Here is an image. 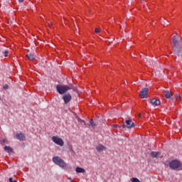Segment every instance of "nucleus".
I'll list each match as a JSON object with an SVG mask.
<instances>
[{
    "instance_id": "nucleus-1",
    "label": "nucleus",
    "mask_w": 182,
    "mask_h": 182,
    "mask_svg": "<svg viewBox=\"0 0 182 182\" xmlns=\"http://www.w3.org/2000/svg\"><path fill=\"white\" fill-rule=\"evenodd\" d=\"M172 44H173V51L177 56L182 55V38L178 34L173 36L172 38Z\"/></svg>"
},
{
    "instance_id": "nucleus-2",
    "label": "nucleus",
    "mask_w": 182,
    "mask_h": 182,
    "mask_svg": "<svg viewBox=\"0 0 182 182\" xmlns=\"http://www.w3.org/2000/svg\"><path fill=\"white\" fill-rule=\"evenodd\" d=\"M168 166L170 168L173 169L175 171L182 170V164L176 160L170 161V163L168 164Z\"/></svg>"
},
{
    "instance_id": "nucleus-3",
    "label": "nucleus",
    "mask_w": 182,
    "mask_h": 182,
    "mask_svg": "<svg viewBox=\"0 0 182 182\" xmlns=\"http://www.w3.org/2000/svg\"><path fill=\"white\" fill-rule=\"evenodd\" d=\"M72 89H73V86L72 85H57V92H58L60 95H63Z\"/></svg>"
},
{
    "instance_id": "nucleus-4",
    "label": "nucleus",
    "mask_w": 182,
    "mask_h": 182,
    "mask_svg": "<svg viewBox=\"0 0 182 182\" xmlns=\"http://www.w3.org/2000/svg\"><path fill=\"white\" fill-rule=\"evenodd\" d=\"M52 162H53L55 165L58 166L61 168H63L67 166L66 162H64V161L59 156H53V158H52Z\"/></svg>"
},
{
    "instance_id": "nucleus-5",
    "label": "nucleus",
    "mask_w": 182,
    "mask_h": 182,
    "mask_svg": "<svg viewBox=\"0 0 182 182\" xmlns=\"http://www.w3.org/2000/svg\"><path fill=\"white\" fill-rule=\"evenodd\" d=\"M52 141L60 146H63L64 145V141H63V139L58 136H52Z\"/></svg>"
},
{
    "instance_id": "nucleus-6",
    "label": "nucleus",
    "mask_w": 182,
    "mask_h": 182,
    "mask_svg": "<svg viewBox=\"0 0 182 182\" xmlns=\"http://www.w3.org/2000/svg\"><path fill=\"white\" fill-rule=\"evenodd\" d=\"M71 99H72V96H70V94H66L63 95V101H64V104L69 103Z\"/></svg>"
},
{
    "instance_id": "nucleus-7",
    "label": "nucleus",
    "mask_w": 182,
    "mask_h": 182,
    "mask_svg": "<svg viewBox=\"0 0 182 182\" xmlns=\"http://www.w3.org/2000/svg\"><path fill=\"white\" fill-rule=\"evenodd\" d=\"M125 124L127 129H133L134 127V122H131V119L126 120Z\"/></svg>"
},
{
    "instance_id": "nucleus-8",
    "label": "nucleus",
    "mask_w": 182,
    "mask_h": 182,
    "mask_svg": "<svg viewBox=\"0 0 182 182\" xmlns=\"http://www.w3.org/2000/svg\"><path fill=\"white\" fill-rule=\"evenodd\" d=\"M95 149L97 150V152L100 154L106 151V147L102 144H99V145H97V146L95 147Z\"/></svg>"
},
{
    "instance_id": "nucleus-9",
    "label": "nucleus",
    "mask_w": 182,
    "mask_h": 182,
    "mask_svg": "<svg viewBox=\"0 0 182 182\" xmlns=\"http://www.w3.org/2000/svg\"><path fill=\"white\" fill-rule=\"evenodd\" d=\"M150 104H151L153 107L159 106L161 105V101H159V100L151 99L150 100Z\"/></svg>"
},
{
    "instance_id": "nucleus-10",
    "label": "nucleus",
    "mask_w": 182,
    "mask_h": 182,
    "mask_svg": "<svg viewBox=\"0 0 182 182\" xmlns=\"http://www.w3.org/2000/svg\"><path fill=\"white\" fill-rule=\"evenodd\" d=\"M147 94H149V88H142V90H141V98L144 99Z\"/></svg>"
},
{
    "instance_id": "nucleus-11",
    "label": "nucleus",
    "mask_w": 182,
    "mask_h": 182,
    "mask_svg": "<svg viewBox=\"0 0 182 182\" xmlns=\"http://www.w3.org/2000/svg\"><path fill=\"white\" fill-rule=\"evenodd\" d=\"M150 156H151V158H153V159H159L161 156V152L151 151V153H150Z\"/></svg>"
},
{
    "instance_id": "nucleus-12",
    "label": "nucleus",
    "mask_w": 182,
    "mask_h": 182,
    "mask_svg": "<svg viewBox=\"0 0 182 182\" xmlns=\"http://www.w3.org/2000/svg\"><path fill=\"white\" fill-rule=\"evenodd\" d=\"M171 92L169 90H164V97H166V99H170L171 97Z\"/></svg>"
},
{
    "instance_id": "nucleus-13",
    "label": "nucleus",
    "mask_w": 182,
    "mask_h": 182,
    "mask_svg": "<svg viewBox=\"0 0 182 182\" xmlns=\"http://www.w3.org/2000/svg\"><path fill=\"white\" fill-rule=\"evenodd\" d=\"M16 139H18V140L19 141H24V139H26V136L24 135V134H16Z\"/></svg>"
},
{
    "instance_id": "nucleus-14",
    "label": "nucleus",
    "mask_w": 182,
    "mask_h": 182,
    "mask_svg": "<svg viewBox=\"0 0 182 182\" xmlns=\"http://www.w3.org/2000/svg\"><path fill=\"white\" fill-rule=\"evenodd\" d=\"M4 151H6V152H7V154H11L13 153V149H11V147L10 146H4Z\"/></svg>"
},
{
    "instance_id": "nucleus-15",
    "label": "nucleus",
    "mask_w": 182,
    "mask_h": 182,
    "mask_svg": "<svg viewBox=\"0 0 182 182\" xmlns=\"http://www.w3.org/2000/svg\"><path fill=\"white\" fill-rule=\"evenodd\" d=\"M75 172L78 173H85L86 171L83 168L77 167L75 168Z\"/></svg>"
},
{
    "instance_id": "nucleus-16",
    "label": "nucleus",
    "mask_w": 182,
    "mask_h": 182,
    "mask_svg": "<svg viewBox=\"0 0 182 182\" xmlns=\"http://www.w3.org/2000/svg\"><path fill=\"white\" fill-rule=\"evenodd\" d=\"M36 56L32 53L27 54V59L30 61H33L35 60Z\"/></svg>"
},
{
    "instance_id": "nucleus-17",
    "label": "nucleus",
    "mask_w": 182,
    "mask_h": 182,
    "mask_svg": "<svg viewBox=\"0 0 182 182\" xmlns=\"http://www.w3.org/2000/svg\"><path fill=\"white\" fill-rule=\"evenodd\" d=\"M90 124L91 125V127H92V129H95V127H97V124H95L93 119H91V121H90Z\"/></svg>"
},
{
    "instance_id": "nucleus-18",
    "label": "nucleus",
    "mask_w": 182,
    "mask_h": 182,
    "mask_svg": "<svg viewBox=\"0 0 182 182\" xmlns=\"http://www.w3.org/2000/svg\"><path fill=\"white\" fill-rule=\"evenodd\" d=\"M2 54L4 55V57L7 58L9 56V51L6 50L2 52Z\"/></svg>"
},
{
    "instance_id": "nucleus-19",
    "label": "nucleus",
    "mask_w": 182,
    "mask_h": 182,
    "mask_svg": "<svg viewBox=\"0 0 182 182\" xmlns=\"http://www.w3.org/2000/svg\"><path fill=\"white\" fill-rule=\"evenodd\" d=\"M131 182H140L137 178H132L130 179Z\"/></svg>"
},
{
    "instance_id": "nucleus-20",
    "label": "nucleus",
    "mask_w": 182,
    "mask_h": 182,
    "mask_svg": "<svg viewBox=\"0 0 182 182\" xmlns=\"http://www.w3.org/2000/svg\"><path fill=\"white\" fill-rule=\"evenodd\" d=\"M94 32L95 33H100V28H95V29L94 30Z\"/></svg>"
},
{
    "instance_id": "nucleus-21",
    "label": "nucleus",
    "mask_w": 182,
    "mask_h": 182,
    "mask_svg": "<svg viewBox=\"0 0 182 182\" xmlns=\"http://www.w3.org/2000/svg\"><path fill=\"white\" fill-rule=\"evenodd\" d=\"M176 102L181 101V97H179L178 95H176Z\"/></svg>"
},
{
    "instance_id": "nucleus-22",
    "label": "nucleus",
    "mask_w": 182,
    "mask_h": 182,
    "mask_svg": "<svg viewBox=\"0 0 182 182\" xmlns=\"http://www.w3.org/2000/svg\"><path fill=\"white\" fill-rule=\"evenodd\" d=\"M112 127L119 129L122 128V127H120L119 125H112Z\"/></svg>"
},
{
    "instance_id": "nucleus-23",
    "label": "nucleus",
    "mask_w": 182,
    "mask_h": 182,
    "mask_svg": "<svg viewBox=\"0 0 182 182\" xmlns=\"http://www.w3.org/2000/svg\"><path fill=\"white\" fill-rule=\"evenodd\" d=\"M9 182H17L16 180L13 181V178H9Z\"/></svg>"
},
{
    "instance_id": "nucleus-24",
    "label": "nucleus",
    "mask_w": 182,
    "mask_h": 182,
    "mask_svg": "<svg viewBox=\"0 0 182 182\" xmlns=\"http://www.w3.org/2000/svg\"><path fill=\"white\" fill-rule=\"evenodd\" d=\"M4 90H9V85H4Z\"/></svg>"
},
{
    "instance_id": "nucleus-25",
    "label": "nucleus",
    "mask_w": 182,
    "mask_h": 182,
    "mask_svg": "<svg viewBox=\"0 0 182 182\" xmlns=\"http://www.w3.org/2000/svg\"><path fill=\"white\" fill-rule=\"evenodd\" d=\"M1 142L4 143V144L7 143V140L6 139H2Z\"/></svg>"
},
{
    "instance_id": "nucleus-26",
    "label": "nucleus",
    "mask_w": 182,
    "mask_h": 182,
    "mask_svg": "<svg viewBox=\"0 0 182 182\" xmlns=\"http://www.w3.org/2000/svg\"><path fill=\"white\" fill-rule=\"evenodd\" d=\"M68 180L70 181V182H74V181H72V178L70 177L68 178Z\"/></svg>"
},
{
    "instance_id": "nucleus-27",
    "label": "nucleus",
    "mask_w": 182,
    "mask_h": 182,
    "mask_svg": "<svg viewBox=\"0 0 182 182\" xmlns=\"http://www.w3.org/2000/svg\"><path fill=\"white\" fill-rule=\"evenodd\" d=\"M168 22H169V21H168L167 20L164 19V23H167Z\"/></svg>"
},
{
    "instance_id": "nucleus-28",
    "label": "nucleus",
    "mask_w": 182,
    "mask_h": 182,
    "mask_svg": "<svg viewBox=\"0 0 182 182\" xmlns=\"http://www.w3.org/2000/svg\"><path fill=\"white\" fill-rule=\"evenodd\" d=\"M146 62H149V63L151 64V60H146Z\"/></svg>"
},
{
    "instance_id": "nucleus-29",
    "label": "nucleus",
    "mask_w": 182,
    "mask_h": 182,
    "mask_svg": "<svg viewBox=\"0 0 182 182\" xmlns=\"http://www.w3.org/2000/svg\"><path fill=\"white\" fill-rule=\"evenodd\" d=\"M48 25L49 28L52 27V24H47Z\"/></svg>"
},
{
    "instance_id": "nucleus-30",
    "label": "nucleus",
    "mask_w": 182,
    "mask_h": 182,
    "mask_svg": "<svg viewBox=\"0 0 182 182\" xmlns=\"http://www.w3.org/2000/svg\"><path fill=\"white\" fill-rule=\"evenodd\" d=\"M23 0H18V2H23Z\"/></svg>"
},
{
    "instance_id": "nucleus-31",
    "label": "nucleus",
    "mask_w": 182,
    "mask_h": 182,
    "mask_svg": "<svg viewBox=\"0 0 182 182\" xmlns=\"http://www.w3.org/2000/svg\"><path fill=\"white\" fill-rule=\"evenodd\" d=\"M139 117H140V114H138Z\"/></svg>"
},
{
    "instance_id": "nucleus-32",
    "label": "nucleus",
    "mask_w": 182,
    "mask_h": 182,
    "mask_svg": "<svg viewBox=\"0 0 182 182\" xmlns=\"http://www.w3.org/2000/svg\"><path fill=\"white\" fill-rule=\"evenodd\" d=\"M71 182H74V181H71Z\"/></svg>"
}]
</instances>
